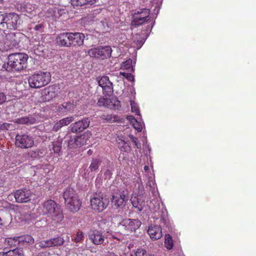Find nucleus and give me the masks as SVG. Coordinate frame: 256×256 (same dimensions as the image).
Listing matches in <instances>:
<instances>
[{
    "label": "nucleus",
    "instance_id": "obj_1",
    "mask_svg": "<svg viewBox=\"0 0 256 256\" xmlns=\"http://www.w3.org/2000/svg\"><path fill=\"white\" fill-rule=\"evenodd\" d=\"M28 56L24 53H14L8 57V62L2 65V68L8 72L19 71L26 66Z\"/></svg>",
    "mask_w": 256,
    "mask_h": 256
},
{
    "label": "nucleus",
    "instance_id": "obj_2",
    "mask_svg": "<svg viewBox=\"0 0 256 256\" xmlns=\"http://www.w3.org/2000/svg\"><path fill=\"white\" fill-rule=\"evenodd\" d=\"M63 198L66 208L70 212H76L80 209L82 200L74 188H66L64 192Z\"/></svg>",
    "mask_w": 256,
    "mask_h": 256
},
{
    "label": "nucleus",
    "instance_id": "obj_3",
    "mask_svg": "<svg viewBox=\"0 0 256 256\" xmlns=\"http://www.w3.org/2000/svg\"><path fill=\"white\" fill-rule=\"evenodd\" d=\"M42 214H50L52 218L56 223L62 222L64 218L62 211L58 207L54 201L49 200L45 202L42 207Z\"/></svg>",
    "mask_w": 256,
    "mask_h": 256
},
{
    "label": "nucleus",
    "instance_id": "obj_4",
    "mask_svg": "<svg viewBox=\"0 0 256 256\" xmlns=\"http://www.w3.org/2000/svg\"><path fill=\"white\" fill-rule=\"evenodd\" d=\"M51 74L49 72H40L28 78V84L32 88H38L46 85L50 81Z\"/></svg>",
    "mask_w": 256,
    "mask_h": 256
},
{
    "label": "nucleus",
    "instance_id": "obj_5",
    "mask_svg": "<svg viewBox=\"0 0 256 256\" xmlns=\"http://www.w3.org/2000/svg\"><path fill=\"white\" fill-rule=\"evenodd\" d=\"M20 17L15 13L0 14V28L14 30L20 24Z\"/></svg>",
    "mask_w": 256,
    "mask_h": 256
},
{
    "label": "nucleus",
    "instance_id": "obj_6",
    "mask_svg": "<svg viewBox=\"0 0 256 256\" xmlns=\"http://www.w3.org/2000/svg\"><path fill=\"white\" fill-rule=\"evenodd\" d=\"M112 52L111 47L106 46L92 48L88 50V54L91 57L104 60L111 56Z\"/></svg>",
    "mask_w": 256,
    "mask_h": 256
},
{
    "label": "nucleus",
    "instance_id": "obj_7",
    "mask_svg": "<svg viewBox=\"0 0 256 256\" xmlns=\"http://www.w3.org/2000/svg\"><path fill=\"white\" fill-rule=\"evenodd\" d=\"M108 204L107 199L100 194H94L90 199L92 208L98 212H102L106 208Z\"/></svg>",
    "mask_w": 256,
    "mask_h": 256
},
{
    "label": "nucleus",
    "instance_id": "obj_8",
    "mask_svg": "<svg viewBox=\"0 0 256 256\" xmlns=\"http://www.w3.org/2000/svg\"><path fill=\"white\" fill-rule=\"evenodd\" d=\"M142 222L138 219L124 218L119 224V226L128 233L135 232L141 226Z\"/></svg>",
    "mask_w": 256,
    "mask_h": 256
},
{
    "label": "nucleus",
    "instance_id": "obj_9",
    "mask_svg": "<svg viewBox=\"0 0 256 256\" xmlns=\"http://www.w3.org/2000/svg\"><path fill=\"white\" fill-rule=\"evenodd\" d=\"M150 10L147 8H144L138 10L132 14V26H138L143 24L148 20Z\"/></svg>",
    "mask_w": 256,
    "mask_h": 256
},
{
    "label": "nucleus",
    "instance_id": "obj_10",
    "mask_svg": "<svg viewBox=\"0 0 256 256\" xmlns=\"http://www.w3.org/2000/svg\"><path fill=\"white\" fill-rule=\"evenodd\" d=\"M16 146L18 148H28L34 144V138L32 136L26 134H17L16 136Z\"/></svg>",
    "mask_w": 256,
    "mask_h": 256
},
{
    "label": "nucleus",
    "instance_id": "obj_11",
    "mask_svg": "<svg viewBox=\"0 0 256 256\" xmlns=\"http://www.w3.org/2000/svg\"><path fill=\"white\" fill-rule=\"evenodd\" d=\"M60 93V88L56 86H50L45 88L42 92V100L49 102L53 98L58 96Z\"/></svg>",
    "mask_w": 256,
    "mask_h": 256
},
{
    "label": "nucleus",
    "instance_id": "obj_12",
    "mask_svg": "<svg viewBox=\"0 0 256 256\" xmlns=\"http://www.w3.org/2000/svg\"><path fill=\"white\" fill-rule=\"evenodd\" d=\"M20 9L22 12L24 13V14L27 16L32 18L33 16L36 18V20L40 22V20H38L39 16H36V5L32 4L30 3L22 4H20Z\"/></svg>",
    "mask_w": 256,
    "mask_h": 256
},
{
    "label": "nucleus",
    "instance_id": "obj_13",
    "mask_svg": "<svg viewBox=\"0 0 256 256\" xmlns=\"http://www.w3.org/2000/svg\"><path fill=\"white\" fill-rule=\"evenodd\" d=\"M128 200V193L127 192H114L112 198V204L113 206L118 208L122 206L124 202Z\"/></svg>",
    "mask_w": 256,
    "mask_h": 256
},
{
    "label": "nucleus",
    "instance_id": "obj_14",
    "mask_svg": "<svg viewBox=\"0 0 256 256\" xmlns=\"http://www.w3.org/2000/svg\"><path fill=\"white\" fill-rule=\"evenodd\" d=\"M32 194V192L30 190L20 189L15 192L14 198L18 202H26L30 200Z\"/></svg>",
    "mask_w": 256,
    "mask_h": 256
},
{
    "label": "nucleus",
    "instance_id": "obj_15",
    "mask_svg": "<svg viewBox=\"0 0 256 256\" xmlns=\"http://www.w3.org/2000/svg\"><path fill=\"white\" fill-rule=\"evenodd\" d=\"M88 140V136L86 134L70 137L68 141V147L70 148L80 147L86 144Z\"/></svg>",
    "mask_w": 256,
    "mask_h": 256
},
{
    "label": "nucleus",
    "instance_id": "obj_16",
    "mask_svg": "<svg viewBox=\"0 0 256 256\" xmlns=\"http://www.w3.org/2000/svg\"><path fill=\"white\" fill-rule=\"evenodd\" d=\"M90 124L89 118H84L81 120L76 122L70 125L71 131L72 132H80L88 127Z\"/></svg>",
    "mask_w": 256,
    "mask_h": 256
},
{
    "label": "nucleus",
    "instance_id": "obj_17",
    "mask_svg": "<svg viewBox=\"0 0 256 256\" xmlns=\"http://www.w3.org/2000/svg\"><path fill=\"white\" fill-rule=\"evenodd\" d=\"M88 238L92 243L96 245L101 244L104 241V236L102 230L90 231L88 234Z\"/></svg>",
    "mask_w": 256,
    "mask_h": 256
},
{
    "label": "nucleus",
    "instance_id": "obj_18",
    "mask_svg": "<svg viewBox=\"0 0 256 256\" xmlns=\"http://www.w3.org/2000/svg\"><path fill=\"white\" fill-rule=\"evenodd\" d=\"M98 84L102 88L103 93L106 95L110 94L112 91V84L106 76H102L98 80Z\"/></svg>",
    "mask_w": 256,
    "mask_h": 256
},
{
    "label": "nucleus",
    "instance_id": "obj_19",
    "mask_svg": "<svg viewBox=\"0 0 256 256\" xmlns=\"http://www.w3.org/2000/svg\"><path fill=\"white\" fill-rule=\"evenodd\" d=\"M14 241V245H16V244H24V243L28 244H32L34 242V238L30 236L28 234L20 236H18L14 238H9L8 239V242L9 243H12V242Z\"/></svg>",
    "mask_w": 256,
    "mask_h": 256
},
{
    "label": "nucleus",
    "instance_id": "obj_20",
    "mask_svg": "<svg viewBox=\"0 0 256 256\" xmlns=\"http://www.w3.org/2000/svg\"><path fill=\"white\" fill-rule=\"evenodd\" d=\"M119 103V101L116 98L110 99L107 98H100L98 102V106H104L110 109L118 108Z\"/></svg>",
    "mask_w": 256,
    "mask_h": 256
},
{
    "label": "nucleus",
    "instance_id": "obj_21",
    "mask_svg": "<svg viewBox=\"0 0 256 256\" xmlns=\"http://www.w3.org/2000/svg\"><path fill=\"white\" fill-rule=\"evenodd\" d=\"M62 12V10H60L57 8H50L48 9L46 12H41L38 16L39 18L40 16H42L45 18L56 20L60 16Z\"/></svg>",
    "mask_w": 256,
    "mask_h": 256
},
{
    "label": "nucleus",
    "instance_id": "obj_22",
    "mask_svg": "<svg viewBox=\"0 0 256 256\" xmlns=\"http://www.w3.org/2000/svg\"><path fill=\"white\" fill-rule=\"evenodd\" d=\"M71 32L61 33L56 37L57 43L65 46H70Z\"/></svg>",
    "mask_w": 256,
    "mask_h": 256
},
{
    "label": "nucleus",
    "instance_id": "obj_23",
    "mask_svg": "<svg viewBox=\"0 0 256 256\" xmlns=\"http://www.w3.org/2000/svg\"><path fill=\"white\" fill-rule=\"evenodd\" d=\"M148 232L152 240H158L162 236V230L161 228L156 225L149 226Z\"/></svg>",
    "mask_w": 256,
    "mask_h": 256
},
{
    "label": "nucleus",
    "instance_id": "obj_24",
    "mask_svg": "<svg viewBox=\"0 0 256 256\" xmlns=\"http://www.w3.org/2000/svg\"><path fill=\"white\" fill-rule=\"evenodd\" d=\"M70 46H80L83 44L84 35L80 32H71Z\"/></svg>",
    "mask_w": 256,
    "mask_h": 256
},
{
    "label": "nucleus",
    "instance_id": "obj_25",
    "mask_svg": "<svg viewBox=\"0 0 256 256\" xmlns=\"http://www.w3.org/2000/svg\"><path fill=\"white\" fill-rule=\"evenodd\" d=\"M130 200L132 206L138 211H142L143 210L145 206V202L141 196H132Z\"/></svg>",
    "mask_w": 256,
    "mask_h": 256
},
{
    "label": "nucleus",
    "instance_id": "obj_26",
    "mask_svg": "<svg viewBox=\"0 0 256 256\" xmlns=\"http://www.w3.org/2000/svg\"><path fill=\"white\" fill-rule=\"evenodd\" d=\"M146 38H144L139 34H136L132 38V42L131 44L132 47L136 50H139L144 44Z\"/></svg>",
    "mask_w": 256,
    "mask_h": 256
},
{
    "label": "nucleus",
    "instance_id": "obj_27",
    "mask_svg": "<svg viewBox=\"0 0 256 256\" xmlns=\"http://www.w3.org/2000/svg\"><path fill=\"white\" fill-rule=\"evenodd\" d=\"M126 119L130 122L134 129L138 130V132H141L142 130L144 124V122H142L140 120H138L132 116H128Z\"/></svg>",
    "mask_w": 256,
    "mask_h": 256
},
{
    "label": "nucleus",
    "instance_id": "obj_28",
    "mask_svg": "<svg viewBox=\"0 0 256 256\" xmlns=\"http://www.w3.org/2000/svg\"><path fill=\"white\" fill-rule=\"evenodd\" d=\"M74 108V105L71 102H64L58 106V111L60 114L72 112Z\"/></svg>",
    "mask_w": 256,
    "mask_h": 256
},
{
    "label": "nucleus",
    "instance_id": "obj_29",
    "mask_svg": "<svg viewBox=\"0 0 256 256\" xmlns=\"http://www.w3.org/2000/svg\"><path fill=\"white\" fill-rule=\"evenodd\" d=\"M0 256H24V251L21 248H15L6 252H0Z\"/></svg>",
    "mask_w": 256,
    "mask_h": 256
},
{
    "label": "nucleus",
    "instance_id": "obj_30",
    "mask_svg": "<svg viewBox=\"0 0 256 256\" xmlns=\"http://www.w3.org/2000/svg\"><path fill=\"white\" fill-rule=\"evenodd\" d=\"M134 64L135 62L133 63L131 59H128L121 64L120 69L122 70H126L128 72H133Z\"/></svg>",
    "mask_w": 256,
    "mask_h": 256
},
{
    "label": "nucleus",
    "instance_id": "obj_31",
    "mask_svg": "<svg viewBox=\"0 0 256 256\" xmlns=\"http://www.w3.org/2000/svg\"><path fill=\"white\" fill-rule=\"evenodd\" d=\"M16 122L19 124H32L35 123L36 119L32 116L22 117L17 118Z\"/></svg>",
    "mask_w": 256,
    "mask_h": 256
},
{
    "label": "nucleus",
    "instance_id": "obj_32",
    "mask_svg": "<svg viewBox=\"0 0 256 256\" xmlns=\"http://www.w3.org/2000/svg\"><path fill=\"white\" fill-rule=\"evenodd\" d=\"M146 185L150 188V190L152 191V194L154 196H156V195L158 194L156 188V184L152 178L149 179Z\"/></svg>",
    "mask_w": 256,
    "mask_h": 256
},
{
    "label": "nucleus",
    "instance_id": "obj_33",
    "mask_svg": "<svg viewBox=\"0 0 256 256\" xmlns=\"http://www.w3.org/2000/svg\"><path fill=\"white\" fill-rule=\"evenodd\" d=\"M101 162L99 158H94L92 160L89 166V168L91 172H94L98 170Z\"/></svg>",
    "mask_w": 256,
    "mask_h": 256
},
{
    "label": "nucleus",
    "instance_id": "obj_34",
    "mask_svg": "<svg viewBox=\"0 0 256 256\" xmlns=\"http://www.w3.org/2000/svg\"><path fill=\"white\" fill-rule=\"evenodd\" d=\"M52 246H62L64 243V239L60 236L50 238Z\"/></svg>",
    "mask_w": 256,
    "mask_h": 256
},
{
    "label": "nucleus",
    "instance_id": "obj_35",
    "mask_svg": "<svg viewBox=\"0 0 256 256\" xmlns=\"http://www.w3.org/2000/svg\"><path fill=\"white\" fill-rule=\"evenodd\" d=\"M164 244L168 250H170L172 248L173 240L170 234H166L165 236Z\"/></svg>",
    "mask_w": 256,
    "mask_h": 256
},
{
    "label": "nucleus",
    "instance_id": "obj_36",
    "mask_svg": "<svg viewBox=\"0 0 256 256\" xmlns=\"http://www.w3.org/2000/svg\"><path fill=\"white\" fill-rule=\"evenodd\" d=\"M130 104L132 112L133 113H135L136 115L140 116L139 108L138 104L132 100H130Z\"/></svg>",
    "mask_w": 256,
    "mask_h": 256
},
{
    "label": "nucleus",
    "instance_id": "obj_37",
    "mask_svg": "<svg viewBox=\"0 0 256 256\" xmlns=\"http://www.w3.org/2000/svg\"><path fill=\"white\" fill-rule=\"evenodd\" d=\"M38 244L40 248H42L52 247L50 239L42 240Z\"/></svg>",
    "mask_w": 256,
    "mask_h": 256
},
{
    "label": "nucleus",
    "instance_id": "obj_38",
    "mask_svg": "<svg viewBox=\"0 0 256 256\" xmlns=\"http://www.w3.org/2000/svg\"><path fill=\"white\" fill-rule=\"evenodd\" d=\"M130 72H120V75L126 78L128 80L134 82V76L130 73Z\"/></svg>",
    "mask_w": 256,
    "mask_h": 256
},
{
    "label": "nucleus",
    "instance_id": "obj_39",
    "mask_svg": "<svg viewBox=\"0 0 256 256\" xmlns=\"http://www.w3.org/2000/svg\"><path fill=\"white\" fill-rule=\"evenodd\" d=\"M146 250L143 248H137L134 254H131L130 256H146Z\"/></svg>",
    "mask_w": 256,
    "mask_h": 256
},
{
    "label": "nucleus",
    "instance_id": "obj_40",
    "mask_svg": "<svg viewBox=\"0 0 256 256\" xmlns=\"http://www.w3.org/2000/svg\"><path fill=\"white\" fill-rule=\"evenodd\" d=\"M74 118L72 116H69L60 120L62 126H66L69 124L70 122L74 121Z\"/></svg>",
    "mask_w": 256,
    "mask_h": 256
},
{
    "label": "nucleus",
    "instance_id": "obj_41",
    "mask_svg": "<svg viewBox=\"0 0 256 256\" xmlns=\"http://www.w3.org/2000/svg\"><path fill=\"white\" fill-rule=\"evenodd\" d=\"M61 143L58 142H54L52 144V150L54 153L58 154L61 150Z\"/></svg>",
    "mask_w": 256,
    "mask_h": 256
},
{
    "label": "nucleus",
    "instance_id": "obj_42",
    "mask_svg": "<svg viewBox=\"0 0 256 256\" xmlns=\"http://www.w3.org/2000/svg\"><path fill=\"white\" fill-rule=\"evenodd\" d=\"M121 151L124 152H128L130 150V147L126 141L119 146Z\"/></svg>",
    "mask_w": 256,
    "mask_h": 256
},
{
    "label": "nucleus",
    "instance_id": "obj_43",
    "mask_svg": "<svg viewBox=\"0 0 256 256\" xmlns=\"http://www.w3.org/2000/svg\"><path fill=\"white\" fill-rule=\"evenodd\" d=\"M71 4L73 6H82L85 5V0H70Z\"/></svg>",
    "mask_w": 256,
    "mask_h": 256
},
{
    "label": "nucleus",
    "instance_id": "obj_44",
    "mask_svg": "<svg viewBox=\"0 0 256 256\" xmlns=\"http://www.w3.org/2000/svg\"><path fill=\"white\" fill-rule=\"evenodd\" d=\"M160 221L166 226H167L168 222V218L167 216V212L166 210L162 211V215Z\"/></svg>",
    "mask_w": 256,
    "mask_h": 256
},
{
    "label": "nucleus",
    "instance_id": "obj_45",
    "mask_svg": "<svg viewBox=\"0 0 256 256\" xmlns=\"http://www.w3.org/2000/svg\"><path fill=\"white\" fill-rule=\"evenodd\" d=\"M84 236V234L82 232H80V231L76 233V236L74 238V241L76 242H80L83 240Z\"/></svg>",
    "mask_w": 256,
    "mask_h": 256
},
{
    "label": "nucleus",
    "instance_id": "obj_46",
    "mask_svg": "<svg viewBox=\"0 0 256 256\" xmlns=\"http://www.w3.org/2000/svg\"><path fill=\"white\" fill-rule=\"evenodd\" d=\"M129 137L130 139V140L134 142L135 146L137 148H140V144L138 142V138L136 137H134V136L132 135H130L129 136Z\"/></svg>",
    "mask_w": 256,
    "mask_h": 256
},
{
    "label": "nucleus",
    "instance_id": "obj_47",
    "mask_svg": "<svg viewBox=\"0 0 256 256\" xmlns=\"http://www.w3.org/2000/svg\"><path fill=\"white\" fill-rule=\"evenodd\" d=\"M12 48V46H11L6 44V43H4V44L2 42H0V51H7Z\"/></svg>",
    "mask_w": 256,
    "mask_h": 256
},
{
    "label": "nucleus",
    "instance_id": "obj_48",
    "mask_svg": "<svg viewBox=\"0 0 256 256\" xmlns=\"http://www.w3.org/2000/svg\"><path fill=\"white\" fill-rule=\"evenodd\" d=\"M116 142L118 147L123 144L126 140L122 135H118L116 138Z\"/></svg>",
    "mask_w": 256,
    "mask_h": 256
},
{
    "label": "nucleus",
    "instance_id": "obj_49",
    "mask_svg": "<svg viewBox=\"0 0 256 256\" xmlns=\"http://www.w3.org/2000/svg\"><path fill=\"white\" fill-rule=\"evenodd\" d=\"M112 176V170L110 169H108L104 173V179H110Z\"/></svg>",
    "mask_w": 256,
    "mask_h": 256
},
{
    "label": "nucleus",
    "instance_id": "obj_50",
    "mask_svg": "<svg viewBox=\"0 0 256 256\" xmlns=\"http://www.w3.org/2000/svg\"><path fill=\"white\" fill-rule=\"evenodd\" d=\"M44 28V24L42 23H40L35 26L34 30L41 32L43 30Z\"/></svg>",
    "mask_w": 256,
    "mask_h": 256
},
{
    "label": "nucleus",
    "instance_id": "obj_51",
    "mask_svg": "<svg viewBox=\"0 0 256 256\" xmlns=\"http://www.w3.org/2000/svg\"><path fill=\"white\" fill-rule=\"evenodd\" d=\"M63 126L60 122V120L55 124L54 126L53 130L54 131H58V130H60L61 128H62Z\"/></svg>",
    "mask_w": 256,
    "mask_h": 256
},
{
    "label": "nucleus",
    "instance_id": "obj_52",
    "mask_svg": "<svg viewBox=\"0 0 256 256\" xmlns=\"http://www.w3.org/2000/svg\"><path fill=\"white\" fill-rule=\"evenodd\" d=\"M6 100V95L2 92H0V104H3Z\"/></svg>",
    "mask_w": 256,
    "mask_h": 256
},
{
    "label": "nucleus",
    "instance_id": "obj_53",
    "mask_svg": "<svg viewBox=\"0 0 256 256\" xmlns=\"http://www.w3.org/2000/svg\"><path fill=\"white\" fill-rule=\"evenodd\" d=\"M85 5L92 6L95 4L98 1V0H85Z\"/></svg>",
    "mask_w": 256,
    "mask_h": 256
},
{
    "label": "nucleus",
    "instance_id": "obj_54",
    "mask_svg": "<svg viewBox=\"0 0 256 256\" xmlns=\"http://www.w3.org/2000/svg\"><path fill=\"white\" fill-rule=\"evenodd\" d=\"M153 25H152L151 24H148L146 26V34H148V32H150L152 30V28Z\"/></svg>",
    "mask_w": 256,
    "mask_h": 256
},
{
    "label": "nucleus",
    "instance_id": "obj_55",
    "mask_svg": "<svg viewBox=\"0 0 256 256\" xmlns=\"http://www.w3.org/2000/svg\"><path fill=\"white\" fill-rule=\"evenodd\" d=\"M138 188L139 190H143V186L142 184H140L139 182H138Z\"/></svg>",
    "mask_w": 256,
    "mask_h": 256
},
{
    "label": "nucleus",
    "instance_id": "obj_56",
    "mask_svg": "<svg viewBox=\"0 0 256 256\" xmlns=\"http://www.w3.org/2000/svg\"><path fill=\"white\" fill-rule=\"evenodd\" d=\"M112 238L114 239V240H116L118 241V242H120L121 241V239L120 238H118L117 236H112Z\"/></svg>",
    "mask_w": 256,
    "mask_h": 256
},
{
    "label": "nucleus",
    "instance_id": "obj_57",
    "mask_svg": "<svg viewBox=\"0 0 256 256\" xmlns=\"http://www.w3.org/2000/svg\"><path fill=\"white\" fill-rule=\"evenodd\" d=\"M108 256H118L114 252H110L108 254Z\"/></svg>",
    "mask_w": 256,
    "mask_h": 256
},
{
    "label": "nucleus",
    "instance_id": "obj_58",
    "mask_svg": "<svg viewBox=\"0 0 256 256\" xmlns=\"http://www.w3.org/2000/svg\"><path fill=\"white\" fill-rule=\"evenodd\" d=\"M149 169V167L148 166H144V170L145 171H147Z\"/></svg>",
    "mask_w": 256,
    "mask_h": 256
},
{
    "label": "nucleus",
    "instance_id": "obj_59",
    "mask_svg": "<svg viewBox=\"0 0 256 256\" xmlns=\"http://www.w3.org/2000/svg\"><path fill=\"white\" fill-rule=\"evenodd\" d=\"M146 256H156L154 254H146Z\"/></svg>",
    "mask_w": 256,
    "mask_h": 256
},
{
    "label": "nucleus",
    "instance_id": "obj_60",
    "mask_svg": "<svg viewBox=\"0 0 256 256\" xmlns=\"http://www.w3.org/2000/svg\"><path fill=\"white\" fill-rule=\"evenodd\" d=\"M5 125H6V126H7L8 127V126H9V124H5Z\"/></svg>",
    "mask_w": 256,
    "mask_h": 256
},
{
    "label": "nucleus",
    "instance_id": "obj_61",
    "mask_svg": "<svg viewBox=\"0 0 256 256\" xmlns=\"http://www.w3.org/2000/svg\"><path fill=\"white\" fill-rule=\"evenodd\" d=\"M2 1V0H0V2H1Z\"/></svg>",
    "mask_w": 256,
    "mask_h": 256
}]
</instances>
